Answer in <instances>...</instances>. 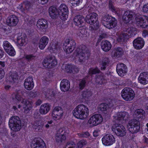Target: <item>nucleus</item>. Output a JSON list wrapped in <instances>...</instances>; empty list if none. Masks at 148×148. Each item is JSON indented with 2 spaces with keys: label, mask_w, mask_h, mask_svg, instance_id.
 Segmentation results:
<instances>
[{
  "label": "nucleus",
  "mask_w": 148,
  "mask_h": 148,
  "mask_svg": "<svg viewBox=\"0 0 148 148\" xmlns=\"http://www.w3.org/2000/svg\"><path fill=\"white\" fill-rule=\"evenodd\" d=\"M89 110L88 107L83 104L77 106L73 110V115L81 120L86 119L89 115Z\"/></svg>",
  "instance_id": "obj_1"
},
{
  "label": "nucleus",
  "mask_w": 148,
  "mask_h": 148,
  "mask_svg": "<svg viewBox=\"0 0 148 148\" xmlns=\"http://www.w3.org/2000/svg\"><path fill=\"white\" fill-rule=\"evenodd\" d=\"M75 54L76 56V59L79 62L83 63L88 59L90 53L88 49L85 45L80 46L76 49Z\"/></svg>",
  "instance_id": "obj_2"
},
{
  "label": "nucleus",
  "mask_w": 148,
  "mask_h": 148,
  "mask_svg": "<svg viewBox=\"0 0 148 148\" xmlns=\"http://www.w3.org/2000/svg\"><path fill=\"white\" fill-rule=\"evenodd\" d=\"M16 100L19 101H21L23 104V108L24 109V112L27 114L32 109L33 105V102L27 99L23 98L18 92H17L15 95Z\"/></svg>",
  "instance_id": "obj_3"
},
{
  "label": "nucleus",
  "mask_w": 148,
  "mask_h": 148,
  "mask_svg": "<svg viewBox=\"0 0 148 148\" xmlns=\"http://www.w3.org/2000/svg\"><path fill=\"white\" fill-rule=\"evenodd\" d=\"M9 125L11 130L14 131H18L21 128V121L17 116L11 117L9 121Z\"/></svg>",
  "instance_id": "obj_4"
},
{
  "label": "nucleus",
  "mask_w": 148,
  "mask_h": 148,
  "mask_svg": "<svg viewBox=\"0 0 148 148\" xmlns=\"http://www.w3.org/2000/svg\"><path fill=\"white\" fill-rule=\"evenodd\" d=\"M97 15L95 13H92L86 16L85 19L86 22L90 25H93L91 26L92 29L96 30L99 27V23L97 21Z\"/></svg>",
  "instance_id": "obj_5"
},
{
  "label": "nucleus",
  "mask_w": 148,
  "mask_h": 148,
  "mask_svg": "<svg viewBox=\"0 0 148 148\" xmlns=\"http://www.w3.org/2000/svg\"><path fill=\"white\" fill-rule=\"evenodd\" d=\"M127 127L129 131L132 134L138 132L140 128V122L136 119L130 120L127 124Z\"/></svg>",
  "instance_id": "obj_6"
},
{
  "label": "nucleus",
  "mask_w": 148,
  "mask_h": 148,
  "mask_svg": "<svg viewBox=\"0 0 148 148\" xmlns=\"http://www.w3.org/2000/svg\"><path fill=\"white\" fill-rule=\"evenodd\" d=\"M121 95L122 98L125 100L130 101L134 99L135 93L131 88L126 87L122 90Z\"/></svg>",
  "instance_id": "obj_7"
},
{
  "label": "nucleus",
  "mask_w": 148,
  "mask_h": 148,
  "mask_svg": "<svg viewBox=\"0 0 148 148\" xmlns=\"http://www.w3.org/2000/svg\"><path fill=\"white\" fill-rule=\"evenodd\" d=\"M103 120L102 116L99 114L92 116L88 120V123L91 126H96L101 123Z\"/></svg>",
  "instance_id": "obj_8"
},
{
  "label": "nucleus",
  "mask_w": 148,
  "mask_h": 148,
  "mask_svg": "<svg viewBox=\"0 0 148 148\" xmlns=\"http://www.w3.org/2000/svg\"><path fill=\"white\" fill-rule=\"evenodd\" d=\"M112 131L117 135L120 136H123L126 133V130L124 127L121 125L116 124L112 127Z\"/></svg>",
  "instance_id": "obj_9"
},
{
  "label": "nucleus",
  "mask_w": 148,
  "mask_h": 148,
  "mask_svg": "<svg viewBox=\"0 0 148 148\" xmlns=\"http://www.w3.org/2000/svg\"><path fill=\"white\" fill-rule=\"evenodd\" d=\"M68 9L67 6L64 4H62L58 8V15L62 20H65L68 17Z\"/></svg>",
  "instance_id": "obj_10"
},
{
  "label": "nucleus",
  "mask_w": 148,
  "mask_h": 148,
  "mask_svg": "<svg viewBox=\"0 0 148 148\" xmlns=\"http://www.w3.org/2000/svg\"><path fill=\"white\" fill-rule=\"evenodd\" d=\"M136 23L138 27L145 28L148 26V17L139 16L136 18Z\"/></svg>",
  "instance_id": "obj_11"
},
{
  "label": "nucleus",
  "mask_w": 148,
  "mask_h": 148,
  "mask_svg": "<svg viewBox=\"0 0 148 148\" xmlns=\"http://www.w3.org/2000/svg\"><path fill=\"white\" fill-rule=\"evenodd\" d=\"M65 132V130L62 128L59 129L57 131L55 137L56 142L61 144L66 139Z\"/></svg>",
  "instance_id": "obj_12"
},
{
  "label": "nucleus",
  "mask_w": 148,
  "mask_h": 148,
  "mask_svg": "<svg viewBox=\"0 0 148 148\" xmlns=\"http://www.w3.org/2000/svg\"><path fill=\"white\" fill-rule=\"evenodd\" d=\"M31 146L32 148H46L45 143L40 138L34 139L32 142Z\"/></svg>",
  "instance_id": "obj_13"
},
{
  "label": "nucleus",
  "mask_w": 148,
  "mask_h": 148,
  "mask_svg": "<svg viewBox=\"0 0 148 148\" xmlns=\"http://www.w3.org/2000/svg\"><path fill=\"white\" fill-rule=\"evenodd\" d=\"M117 73L121 77L125 75L127 71V68L125 65L121 63L117 64L116 68Z\"/></svg>",
  "instance_id": "obj_14"
},
{
  "label": "nucleus",
  "mask_w": 148,
  "mask_h": 148,
  "mask_svg": "<svg viewBox=\"0 0 148 148\" xmlns=\"http://www.w3.org/2000/svg\"><path fill=\"white\" fill-rule=\"evenodd\" d=\"M63 111L60 107H56L53 110L52 116L55 120H59L62 117Z\"/></svg>",
  "instance_id": "obj_15"
},
{
  "label": "nucleus",
  "mask_w": 148,
  "mask_h": 148,
  "mask_svg": "<svg viewBox=\"0 0 148 148\" xmlns=\"http://www.w3.org/2000/svg\"><path fill=\"white\" fill-rule=\"evenodd\" d=\"M18 18L15 15H12L9 16L6 20L7 24L10 26H16L18 22Z\"/></svg>",
  "instance_id": "obj_16"
},
{
  "label": "nucleus",
  "mask_w": 148,
  "mask_h": 148,
  "mask_svg": "<svg viewBox=\"0 0 148 148\" xmlns=\"http://www.w3.org/2000/svg\"><path fill=\"white\" fill-rule=\"evenodd\" d=\"M135 13L132 11H125L123 16V21L126 23H129L133 18Z\"/></svg>",
  "instance_id": "obj_17"
},
{
  "label": "nucleus",
  "mask_w": 148,
  "mask_h": 148,
  "mask_svg": "<svg viewBox=\"0 0 148 148\" xmlns=\"http://www.w3.org/2000/svg\"><path fill=\"white\" fill-rule=\"evenodd\" d=\"M36 26L40 31H44L48 27V22L44 19H39L37 22Z\"/></svg>",
  "instance_id": "obj_18"
},
{
  "label": "nucleus",
  "mask_w": 148,
  "mask_h": 148,
  "mask_svg": "<svg viewBox=\"0 0 148 148\" xmlns=\"http://www.w3.org/2000/svg\"><path fill=\"white\" fill-rule=\"evenodd\" d=\"M24 85L25 88L27 90H32L34 86V83L32 77H29L26 79Z\"/></svg>",
  "instance_id": "obj_19"
},
{
  "label": "nucleus",
  "mask_w": 148,
  "mask_h": 148,
  "mask_svg": "<svg viewBox=\"0 0 148 148\" xmlns=\"http://www.w3.org/2000/svg\"><path fill=\"white\" fill-rule=\"evenodd\" d=\"M113 117L115 119L117 120H126L129 118V116L127 112H123L117 113Z\"/></svg>",
  "instance_id": "obj_20"
},
{
  "label": "nucleus",
  "mask_w": 148,
  "mask_h": 148,
  "mask_svg": "<svg viewBox=\"0 0 148 148\" xmlns=\"http://www.w3.org/2000/svg\"><path fill=\"white\" fill-rule=\"evenodd\" d=\"M133 44L135 48L136 49H140L144 46V41L142 38L138 37L134 40Z\"/></svg>",
  "instance_id": "obj_21"
},
{
  "label": "nucleus",
  "mask_w": 148,
  "mask_h": 148,
  "mask_svg": "<svg viewBox=\"0 0 148 148\" xmlns=\"http://www.w3.org/2000/svg\"><path fill=\"white\" fill-rule=\"evenodd\" d=\"M138 79L139 82L143 84L148 83V73L144 72L141 73L138 77Z\"/></svg>",
  "instance_id": "obj_22"
},
{
  "label": "nucleus",
  "mask_w": 148,
  "mask_h": 148,
  "mask_svg": "<svg viewBox=\"0 0 148 148\" xmlns=\"http://www.w3.org/2000/svg\"><path fill=\"white\" fill-rule=\"evenodd\" d=\"M70 87V83L68 80L66 79L62 80L60 84V88L62 91H66L69 90Z\"/></svg>",
  "instance_id": "obj_23"
},
{
  "label": "nucleus",
  "mask_w": 148,
  "mask_h": 148,
  "mask_svg": "<svg viewBox=\"0 0 148 148\" xmlns=\"http://www.w3.org/2000/svg\"><path fill=\"white\" fill-rule=\"evenodd\" d=\"M117 36L116 37L117 41L121 43L125 41L126 40L129 38L128 35H127V33L124 32H122L120 33H116Z\"/></svg>",
  "instance_id": "obj_24"
},
{
  "label": "nucleus",
  "mask_w": 148,
  "mask_h": 148,
  "mask_svg": "<svg viewBox=\"0 0 148 148\" xmlns=\"http://www.w3.org/2000/svg\"><path fill=\"white\" fill-rule=\"evenodd\" d=\"M110 16L106 15L103 17L102 22L104 26L106 28L110 29L111 28V19Z\"/></svg>",
  "instance_id": "obj_25"
},
{
  "label": "nucleus",
  "mask_w": 148,
  "mask_h": 148,
  "mask_svg": "<svg viewBox=\"0 0 148 148\" xmlns=\"http://www.w3.org/2000/svg\"><path fill=\"white\" fill-rule=\"evenodd\" d=\"M84 20V18L81 15L75 16L73 19V23L76 25L81 27V25L83 23Z\"/></svg>",
  "instance_id": "obj_26"
},
{
  "label": "nucleus",
  "mask_w": 148,
  "mask_h": 148,
  "mask_svg": "<svg viewBox=\"0 0 148 148\" xmlns=\"http://www.w3.org/2000/svg\"><path fill=\"white\" fill-rule=\"evenodd\" d=\"M124 32L127 33V34L128 37L134 36L136 33V29L134 27H130L125 29Z\"/></svg>",
  "instance_id": "obj_27"
},
{
  "label": "nucleus",
  "mask_w": 148,
  "mask_h": 148,
  "mask_svg": "<svg viewBox=\"0 0 148 148\" xmlns=\"http://www.w3.org/2000/svg\"><path fill=\"white\" fill-rule=\"evenodd\" d=\"M49 13L50 16L53 18H56L58 15L57 8L54 6H51L49 8Z\"/></svg>",
  "instance_id": "obj_28"
},
{
  "label": "nucleus",
  "mask_w": 148,
  "mask_h": 148,
  "mask_svg": "<svg viewBox=\"0 0 148 148\" xmlns=\"http://www.w3.org/2000/svg\"><path fill=\"white\" fill-rule=\"evenodd\" d=\"M50 106L48 103L42 105L40 108V112L42 114H45L49 110Z\"/></svg>",
  "instance_id": "obj_29"
},
{
  "label": "nucleus",
  "mask_w": 148,
  "mask_h": 148,
  "mask_svg": "<svg viewBox=\"0 0 148 148\" xmlns=\"http://www.w3.org/2000/svg\"><path fill=\"white\" fill-rule=\"evenodd\" d=\"M17 42L18 46H22L26 44V38L24 35H21L17 37Z\"/></svg>",
  "instance_id": "obj_30"
},
{
  "label": "nucleus",
  "mask_w": 148,
  "mask_h": 148,
  "mask_svg": "<svg viewBox=\"0 0 148 148\" xmlns=\"http://www.w3.org/2000/svg\"><path fill=\"white\" fill-rule=\"evenodd\" d=\"M101 46L102 49L105 51H108L111 47L110 42L107 40L102 41Z\"/></svg>",
  "instance_id": "obj_31"
},
{
  "label": "nucleus",
  "mask_w": 148,
  "mask_h": 148,
  "mask_svg": "<svg viewBox=\"0 0 148 148\" xmlns=\"http://www.w3.org/2000/svg\"><path fill=\"white\" fill-rule=\"evenodd\" d=\"M123 53V51L122 48L118 47L114 49L112 51V57H119L122 55Z\"/></svg>",
  "instance_id": "obj_32"
},
{
  "label": "nucleus",
  "mask_w": 148,
  "mask_h": 148,
  "mask_svg": "<svg viewBox=\"0 0 148 148\" xmlns=\"http://www.w3.org/2000/svg\"><path fill=\"white\" fill-rule=\"evenodd\" d=\"M64 45L75 49L76 46V43L73 39L70 38L67 39L65 40Z\"/></svg>",
  "instance_id": "obj_33"
},
{
  "label": "nucleus",
  "mask_w": 148,
  "mask_h": 148,
  "mask_svg": "<svg viewBox=\"0 0 148 148\" xmlns=\"http://www.w3.org/2000/svg\"><path fill=\"white\" fill-rule=\"evenodd\" d=\"M111 135L107 134L102 138V140L103 144L105 145H110L111 143Z\"/></svg>",
  "instance_id": "obj_34"
},
{
  "label": "nucleus",
  "mask_w": 148,
  "mask_h": 148,
  "mask_svg": "<svg viewBox=\"0 0 148 148\" xmlns=\"http://www.w3.org/2000/svg\"><path fill=\"white\" fill-rule=\"evenodd\" d=\"M109 60L107 58H103L101 61L100 65L101 66V70H104L106 69L107 66L109 63Z\"/></svg>",
  "instance_id": "obj_35"
},
{
  "label": "nucleus",
  "mask_w": 148,
  "mask_h": 148,
  "mask_svg": "<svg viewBox=\"0 0 148 148\" xmlns=\"http://www.w3.org/2000/svg\"><path fill=\"white\" fill-rule=\"evenodd\" d=\"M82 27H83L84 29H80L77 33V36L80 39L85 38L86 36V27L84 26H83Z\"/></svg>",
  "instance_id": "obj_36"
},
{
  "label": "nucleus",
  "mask_w": 148,
  "mask_h": 148,
  "mask_svg": "<svg viewBox=\"0 0 148 148\" xmlns=\"http://www.w3.org/2000/svg\"><path fill=\"white\" fill-rule=\"evenodd\" d=\"M109 108V106L107 104L102 103L99 106V108L103 113L106 114L108 112Z\"/></svg>",
  "instance_id": "obj_37"
},
{
  "label": "nucleus",
  "mask_w": 148,
  "mask_h": 148,
  "mask_svg": "<svg viewBox=\"0 0 148 148\" xmlns=\"http://www.w3.org/2000/svg\"><path fill=\"white\" fill-rule=\"evenodd\" d=\"M92 95V92L90 90H87L83 91L82 94V97L86 100L88 99Z\"/></svg>",
  "instance_id": "obj_38"
},
{
  "label": "nucleus",
  "mask_w": 148,
  "mask_h": 148,
  "mask_svg": "<svg viewBox=\"0 0 148 148\" xmlns=\"http://www.w3.org/2000/svg\"><path fill=\"white\" fill-rule=\"evenodd\" d=\"M95 82L97 84H101L105 82V80L103 76L96 75L95 76Z\"/></svg>",
  "instance_id": "obj_39"
},
{
  "label": "nucleus",
  "mask_w": 148,
  "mask_h": 148,
  "mask_svg": "<svg viewBox=\"0 0 148 148\" xmlns=\"http://www.w3.org/2000/svg\"><path fill=\"white\" fill-rule=\"evenodd\" d=\"M49 59L50 60V68L55 66L57 64V62L54 56H49Z\"/></svg>",
  "instance_id": "obj_40"
},
{
  "label": "nucleus",
  "mask_w": 148,
  "mask_h": 148,
  "mask_svg": "<svg viewBox=\"0 0 148 148\" xmlns=\"http://www.w3.org/2000/svg\"><path fill=\"white\" fill-rule=\"evenodd\" d=\"M101 71L97 67L95 69L91 68L89 69L88 73L90 75L96 74L97 73H100Z\"/></svg>",
  "instance_id": "obj_41"
},
{
  "label": "nucleus",
  "mask_w": 148,
  "mask_h": 148,
  "mask_svg": "<svg viewBox=\"0 0 148 148\" xmlns=\"http://www.w3.org/2000/svg\"><path fill=\"white\" fill-rule=\"evenodd\" d=\"M61 48V44L58 42L55 43L52 47L53 50L55 53L58 52Z\"/></svg>",
  "instance_id": "obj_42"
},
{
  "label": "nucleus",
  "mask_w": 148,
  "mask_h": 148,
  "mask_svg": "<svg viewBox=\"0 0 148 148\" xmlns=\"http://www.w3.org/2000/svg\"><path fill=\"white\" fill-rule=\"evenodd\" d=\"M18 75L16 73H12L9 77V81L12 82H14L18 80Z\"/></svg>",
  "instance_id": "obj_43"
},
{
  "label": "nucleus",
  "mask_w": 148,
  "mask_h": 148,
  "mask_svg": "<svg viewBox=\"0 0 148 148\" xmlns=\"http://www.w3.org/2000/svg\"><path fill=\"white\" fill-rule=\"evenodd\" d=\"M25 59L28 62H30L34 60L36 56L32 54H27L25 56Z\"/></svg>",
  "instance_id": "obj_44"
},
{
  "label": "nucleus",
  "mask_w": 148,
  "mask_h": 148,
  "mask_svg": "<svg viewBox=\"0 0 148 148\" xmlns=\"http://www.w3.org/2000/svg\"><path fill=\"white\" fill-rule=\"evenodd\" d=\"M50 60L49 59V57L46 58L44 60L43 62V66L46 68H50Z\"/></svg>",
  "instance_id": "obj_45"
},
{
  "label": "nucleus",
  "mask_w": 148,
  "mask_h": 148,
  "mask_svg": "<svg viewBox=\"0 0 148 148\" xmlns=\"http://www.w3.org/2000/svg\"><path fill=\"white\" fill-rule=\"evenodd\" d=\"M64 49L67 53H70L74 50V49L69 47L67 45H64Z\"/></svg>",
  "instance_id": "obj_46"
},
{
  "label": "nucleus",
  "mask_w": 148,
  "mask_h": 148,
  "mask_svg": "<svg viewBox=\"0 0 148 148\" xmlns=\"http://www.w3.org/2000/svg\"><path fill=\"white\" fill-rule=\"evenodd\" d=\"M87 143V142L86 140H81L77 143L76 148H82L83 146L86 145Z\"/></svg>",
  "instance_id": "obj_47"
},
{
  "label": "nucleus",
  "mask_w": 148,
  "mask_h": 148,
  "mask_svg": "<svg viewBox=\"0 0 148 148\" xmlns=\"http://www.w3.org/2000/svg\"><path fill=\"white\" fill-rule=\"evenodd\" d=\"M5 51L10 55L14 56L15 54V52L14 48L12 46L10 48Z\"/></svg>",
  "instance_id": "obj_48"
},
{
  "label": "nucleus",
  "mask_w": 148,
  "mask_h": 148,
  "mask_svg": "<svg viewBox=\"0 0 148 148\" xmlns=\"http://www.w3.org/2000/svg\"><path fill=\"white\" fill-rule=\"evenodd\" d=\"M3 46L5 51L11 47L12 46L8 41H5L3 42Z\"/></svg>",
  "instance_id": "obj_49"
},
{
  "label": "nucleus",
  "mask_w": 148,
  "mask_h": 148,
  "mask_svg": "<svg viewBox=\"0 0 148 148\" xmlns=\"http://www.w3.org/2000/svg\"><path fill=\"white\" fill-rule=\"evenodd\" d=\"M86 83V80L84 79H82L80 81L79 84V88L81 90L83 89L85 86Z\"/></svg>",
  "instance_id": "obj_50"
},
{
  "label": "nucleus",
  "mask_w": 148,
  "mask_h": 148,
  "mask_svg": "<svg viewBox=\"0 0 148 148\" xmlns=\"http://www.w3.org/2000/svg\"><path fill=\"white\" fill-rule=\"evenodd\" d=\"M75 147V144L73 141H69L66 143V148H76Z\"/></svg>",
  "instance_id": "obj_51"
},
{
  "label": "nucleus",
  "mask_w": 148,
  "mask_h": 148,
  "mask_svg": "<svg viewBox=\"0 0 148 148\" xmlns=\"http://www.w3.org/2000/svg\"><path fill=\"white\" fill-rule=\"evenodd\" d=\"M18 8L22 12H24L26 10L25 1H24L22 3L20 4L18 7Z\"/></svg>",
  "instance_id": "obj_52"
},
{
  "label": "nucleus",
  "mask_w": 148,
  "mask_h": 148,
  "mask_svg": "<svg viewBox=\"0 0 148 148\" xmlns=\"http://www.w3.org/2000/svg\"><path fill=\"white\" fill-rule=\"evenodd\" d=\"M40 41L47 45L49 41V39L46 36H43L41 38Z\"/></svg>",
  "instance_id": "obj_53"
},
{
  "label": "nucleus",
  "mask_w": 148,
  "mask_h": 148,
  "mask_svg": "<svg viewBox=\"0 0 148 148\" xmlns=\"http://www.w3.org/2000/svg\"><path fill=\"white\" fill-rule=\"evenodd\" d=\"M144 113V111L141 109H138L136 110L134 112V114L135 115H136V116H134L135 117H137V116L138 115H141L143 114V113Z\"/></svg>",
  "instance_id": "obj_54"
},
{
  "label": "nucleus",
  "mask_w": 148,
  "mask_h": 148,
  "mask_svg": "<svg viewBox=\"0 0 148 148\" xmlns=\"http://www.w3.org/2000/svg\"><path fill=\"white\" fill-rule=\"evenodd\" d=\"M25 1L26 10L28 11L29 10L30 8H31V3L27 1Z\"/></svg>",
  "instance_id": "obj_55"
},
{
  "label": "nucleus",
  "mask_w": 148,
  "mask_h": 148,
  "mask_svg": "<svg viewBox=\"0 0 148 148\" xmlns=\"http://www.w3.org/2000/svg\"><path fill=\"white\" fill-rule=\"evenodd\" d=\"M73 66L71 65H68L66 66V70L68 73H71L73 69Z\"/></svg>",
  "instance_id": "obj_56"
},
{
  "label": "nucleus",
  "mask_w": 148,
  "mask_h": 148,
  "mask_svg": "<svg viewBox=\"0 0 148 148\" xmlns=\"http://www.w3.org/2000/svg\"><path fill=\"white\" fill-rule=\"evenodd\" d=\"M41 123L40 121H36L34 123L33 127L35 129H37L38 127L40 128L41 127Z\"/></svg>",
  "instance_id": "obj_57"
},
{
  "label": "nucleus",
  "mask_w": 148,
  "mask_h": 148,
  "mask_svg": "<svg viewBox=\"0 0 148 148\" xmlns=\"http://www.w3.org/2000/svg\"><path fill=\"white\" fill-rule=\"evenodd\" d=\"M29 96L32 97H35L38 95V92L37 91H30L29 93Z\"/></svg>",
  "instance_id": "obj_58"
},
{
  "label": "nucleus",
  "mask_w": 148,
  "mask_h": 148,
  "mask_svg": "<svg viewBox=\"0 0 148 148\" xmlns=\"http://www.w3.org/2000/svg\"><path fill=\"white\" fill-rule=\"evenodd\" d=\"M90 134L88 132H82L79 135V136L81 137L87 138L90 136Z\"/></svg>",
  "instance_id": "obj_59"
},
{
  "label": "nucleus",
  "mask_w": 148,
  "mask_h": 148,
  "mask_svg": "<svg viewBox=\"0 0 148 148\" xmlns=\"http://www.w3.org/2000/svg\"><path fill=\"white\" fill-rule=\"evenodd\" d=\"M117 24V21L116 19L112 17V26L113 28H114L116 26Z\"/></svg>",
  "instance_id": "obj_60"
},
{
  "label": "nucleus",
  "mask_w": 148,
  "mask_h": 148,
  "mask_svg": "<svg viewBox=\"0 0 148 148\" xmlns=\"http://www.w3.org/2000/svg\"><path fill=\"white\" fill-rule=\"evenodd\" d=\"M47 44L43 43L41 41H40L39 43V47L41 49H43L45 46L47 45Z\"/></svg>",
  "instance_id": "obj_61"
},
{
  "label": "nucleus",
  "mask_w": 148,
  "mask_h": 148,
  "mask_svg": "<svg viewBox=\"0 0 148 148\" xmlns=\"http://www.w3.org/2000/svg\"><path fill=\"white\" fill-rule=\"evenodd\" d=\"M107 36V35L105 33H101V34L100 35L99 38L98 39V40L100 41L102 39L106 38Z\"/></svg>",
  "instance_id": "obj_62"
},
{
  "label": "nucleus",
  "mask_w": 148,
  "mask_h": 148,
  "mask_svg": "<svg viewBox=\"0 0 148 148\" xmlns=\"http://www.w3.org/2000/svg\"><path fill=\"white\" fill-rule=\"evenodd\" d=\"M112 12H114L115 13H118L119 11V8H116L115 7L113 6L112 5Z\"/></svg>",
  "instance_id": "obj_63"
},
{
  "label": "nucleus",
  "mask_w": 148,
  "mask_h": 148,
  "mask_svg": "<svg viewBox=\"0 0 148 148\" xmlns=\"http://www.w3.org/2000/svg\"><path fill=\"white\" fill-rule=\"evenodd\" d=\"M143 11L145 12H148V3L145 5L143 8Z\"/></svg>",
  "instance_id": "obj_64"
}]
</instances>
